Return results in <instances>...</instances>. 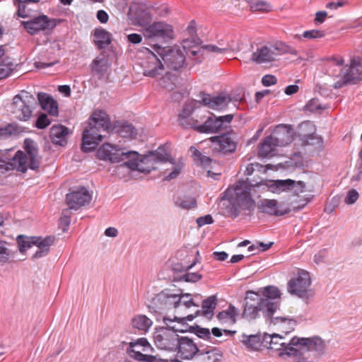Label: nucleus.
Masks as SVG:
<instances>
[{"mask_svg": "<svg viewBox=\"0 0 362 362\" xmlns=\"http://www.w3.org/2000/svg\"><path fill=\"white\" fill-rule=\"evenodd\" d=\"M281 293L274 286L261 288L257 293L247 291L245 298V308L243 317L248 320H255L262 314L267 322L276 325L288 324L290 331L294 329L296 321L283 317H273L274 313L279 309Z\"/></svg>", "mask_w": 362, "mask_h": 362, "instance_id": "nucleus-1", "label": "nucleus"}, {"mask_svg": "<svg viewBox=\"0 0 362 362\" xmlns=\"http://www.w3.org/2000/svg\"><path fill=\"white\" fill-rule=\"evenodd\" d=\"M265 186L267 189L274 194L293 190L298 194L303 192L305 184L302 181L296 182L291 179L276 180H261L252 182L248 178L245 181H239L235 187V203L240 210L250 211L255 208V201L251 197V187Z\"/></svg>", "mask_w": 362, "mask_h": 362, "instance_id": "nucleus-2", "label": "nucleus"}, {"mask_svg": "<svg viewBox=\"0 0 362 362\" xmlns=\"http://www.w3.org/2000/svg\"><path fill=\"white\" fill-rule=\"evenodd\" d=\"M110 127V117L105 111L96 110L93 112L83 132L81 150L88 152L95 149L105 136L103 133H107Z\"/></svg>", "mask_w": 362, "mask_h": 362, "instance_id": "nucleus-3", "label": "nucleus"}, {"mask_svg": "<svg viewBox=\"0 0 362 362\" xmlns=\"http://www.w3.org/2000/svg\"><path fill=\"white\" fill-rule=\"evenodd\" d=\"M325 349V343L319 337L305 338L293 337L288 341L284 352H279V356L300 358L308 352L321 354Z\"/></svg>", "mask_w": 362, "mask_h": 362, "instance_id": "nucleus-4", "label": "nucleus"}, {"mask_svg": "<svg viewBox=\"0 0 362 362\" xmlns=\"http://www.w3.org/2000/svg\"><path fill=\"white\" fill-rule=\"evenodd\" d=\"M142 33L146 43L156 52L163 50V45L173 38L172 26L162 21L150 24L143 29Z\"/></svg>", "mask_w": 362, "mask_h": 362, "instance_id": "nucleus-5", "label": "nucleus"}, {"mask_svg": "<svg viewBox=\"0 0 362 362\" xmlns=\"http://www.w3.org/2000/svg\"><path fill=\"white\" fill-rule=\"evenodd\" d=\"M36 104L35 98L30 93L23 90L13 98L10 111L15 118L27 121L32 116L33 109Z\"/></svg>", "mask_w": 362, "mask_h": 362, "instance_id": "nucleus-6", "label": "nucleus"}, {"mask_svg": "<svg viewBox=\"0 0 362 362\" xmlns=\"http://www.w3.org/2000/svg\"><path fill=\"white\" fill-rule=\"evenodd\" d=\"M225 133L210 138L214 153L228 155L235 151L238 145L237 134L230 128Z\"/></svg>", "mask_w": 362, "mask_h": 362, "instance_id": "nucleus-7", "label": "nucleus"}, {"mask_svg": "<svg viewBox=\"0 0 362 362\" xmlns=\"http://www.w3.org/2000/svg\"><path fill=\"white\" fill-rule=\"evenodd\" d=\"M169 161L172 164L171 172L165 175V180H171L180 173L182 165L176 164L175 159L172 158L169 152L164 147H159L156 151L151 152L149 155L142 159L143 163H148V165L155 166L158 162L165 163Z\"/></svg>", "mask_w": 362, "mask_h": 362, "instance_id": "nucleus-8", "label": "nucleus"}, {"mask_svg": "<svg viewBox=\"0 0 362 362\" xmlns=\"http://www.w3.org/2000/svg\"><path fill=\"white\" fill-rule=\"evenodd\" d=\"M233 114H228L224 116L216 117L214 114L206 117L204 120L201 118L202 122L200 126L197 127V132L214 134L222 131L227 130L230 128V124L233 119Z\"/></svg>", "mask_w": 362, "mask_h": 362, "instance_id": "nucleus-9", "label": "nucleus"}, {"mask_svg": "<svg viewBox=\"0 0 362 362\" xmlns=\"http://www.w3.org/2000/svg\"><path fill=\"white\" fill-rule=\"evenodd\" d=\"M362 81V59L353 58L350 64L344 66L342 70V77L333 85L334 88L338 89L347 84H356Z\"/></svg>", "mask_w": 362, "mask_h": 362, "instance_id": "nucleus-10", "label": "nucleus"}, {"mask_svg": "<svg viewBox=\"0 0 362 362\" xmlns=\"http://www.w3.org/2000/svg\"><path fill=\"white\" fill-rule=\"evenodd\" d=\"M286 52L288 47L282 43L262 45L252 53L251 60L257 64L271 62L274 61L278 55Z\"/></svg>", "mask_w": 362, "mask_h": 362, "instance_id": "nucleus-11", "label": "nucleus"}, {"mask_svg": "<svg viewBox=\"0 0 362 362\" xmlns=\"http://www.w3.org/2000/svg\"><path fill=\"white\" fill-rule=\"evenodd\" d=\"M310 284L311 279L309 273L301 271L296 276L289 280L287 285V290L290 294L307 300L310 296L309 287Z\"/></svg>", "mask_w": 362, "mask_h": 362, "instance_id": "nucleus-12", "label": "nucleus"}, {"mask_svg": "<svg viewBox=\"0 0 362 362\" xmlns=\"http://www.w3.org/2000/svg\"><path fill=\"white\" fill-rule=\"evenodd\" d=\"M136 156L134 151H126L124 148H119L109 143H105L98 148L96 152L97 158L100 160L110 161L111 163H119L122 156L129 155Z\"/></svg>", "mask_w": 362, "mask_h": 362, "instance_id": "nucleus-13", "label": "nucleus"}, {"mask_svg": "<svg viewBox=\"0 0 362 362\" xmlns=\"http://www.w3.org/2000/svg\"><path fill=\"white\" fill-rule=\"evenodd\" d=\"M180 337L175 329L166 327L160 328L153 336L156 346L168 351H175Z\"/></svg>", "mask_w": 362, "mask_h": 362, "instance_id": "nucleus-14", "label": "nucleus"}, {"mask_svg": "<svg viewBox=\"0 0 362 362\" xmlns=\"http://www.w3.org/2000/svg\"><path fill=\"white\" fill-rule=\"evenodd\" d=\"M21 24L31 35H36L41 31L52 30L57 25L56 20L50 18L46 15H40L29 21H21Z\"/></svg>", "mask_w": 362, "mask_h": 362, "instance_id": "nucleus-15", "label": "nucleus"}, {"mask_svg": "<svg viewBox=\"0 0 362 362\" xmlns=\"http://www.w3.org/2000/svg\"><path fill=\"white\" fill-rule=\"evenodd\" d=\"M162 59L165 66L173 70H178L182 68L185 63V56L184 51L178 47H171L156 52Z\"/></svg>", "mask_w": 362, "mask_h": 362, "instance_id": "nucleus-16", "label": "nucleus"}, {"mask_svg": "<svg viewBox=\"0 0 362 362\" xmlns=\"http://www.w3.org/2000/svg\"><path fill=\"white\" fill-rule=\"evenodd\" d=\"M92 199V194L84 187H79L66 195V203L69 209L78 210L88 204Z\"/></svg>", "mask_w": 362, "mask_h": 362, "instance_id": "nucleus-17", "label": "nucleus"}, {"mask_svg": "<svg viewBox=\"0 0 362 362\" xmlns=\"http://www.w3.org/2000/svg\"><path fill=\"white\" fill-rule=\"evenodd\" d=\"M148 55L142 64L144 75L152 78H156L164 72V65L158 55L146 48Z\"/></svg>", "mask_w": 362, "mask_h": 362, "instance_id": "nucleus-18", "label": "nucleus"}, {"mask_svg": "<svg viewBox=\"0 0 362 362\" xmlns=\"http://www.w3.org/2000/svg\"><path fill=\"white\" fill-rule=\"evenodd\" d=\"M175 351L177 356L183 360H191L197 354L203 355L204 354L194 340L188 337H180Z\"/></svg>", "mask_w": 362, "mask_h": 362, "instance_id": "nucleus-19", "label": "nucleus"}, {"mask_svg": "<svg viewBox=\"0 0 362 362\" xmlns=\"http://www.w3.org/2000/svg\"><path fill=\"white\" fill-rule=\"evenodd\" d=\"M153 300L154 304L159 310H168L172 308H179L182 297L180 294L173 293L169 290H164L159 293Z\"/></svg>", "mask_w": 362, "mask_h": 362, "instance_id": "nucleus-20", "label": "nucleus"}, {"mask_svg": "<svg viewBox=\"0 0 362 362\" xmlns=\"http://www.w3.org/2000/svg\"><path fill=\"white\" fill-rule=\"evenodd\" d=\"M199 97L203 105L215 110L226 109L231 101V98L228 95H218L217 96H211L204 92H200Z\"/></svg>", "mask_w": 362, "mask_h": 362, "instance_id": "nucleus-21", "label": "nucleus"}, {"mask_svg": "<svg viewBox=\"0 0 362 362\" xmlns=\"http://www.w3.org/2000/svg\"><path fill=\"white\" fill-rule=\"evenodd\" d=\"M218 304V299L215 295L210 296L202 303V309L197 310L195 315H188L185 317L189 321H192L197 316H202L210 320L214 315V310Z\"/></svg>", "mask_w": 362, "mask_h": 362, "instance_id": "nucleus-22", "label": "nucleus"}, {"mask_svg": "<svg viewBox=\"0 0 362 362\" xmlns=\"http://www.w3.org/2000/svg\"><path fill=\"white\" fill-rule=\"evenodd\" d=\"M278 146H285L293 141V130L290 125H278L270 135Z\"/></svg>", "mask_w": 362, "mask_h": 362, "instance_id": "nucleus-23", "label": "nucleus"}, {"mask_svg": "<svg viewBox=\"0 0 362 362\" xmlns=\"http://www.w3.org/2000/svg\"><path fill=\"white\" fill-rule=\"evenodd\" d=\"M257 209L261 213H264L270 216H282L286 211L280 209L279 202L276 199H264L257 204Z\"/></svg>", "mask_w": 362, "mask_h": 362, "instance_id": "nucleus-24", "label": "nucleus"}, {"mask_svg": "<svg viewBox=\"0 0 362 362\" xmlns=\"http://www.w3.org/2000/svg\"><path fill=\"white\" fill-rule=\"evenodd\" d=\"M136 156H133V154L129 155L127 157L122 156L123 158L122 160L129 159L128 161L124 163V165L127 166L132 170H136L139 172L148 173L151 170H155L156 168V166L148 165V163H143L142 160L140 162H138L139 153L136 151H134Z\"/></svg>", "mask_w": 362, "mask_h": 362, "instance_id": "nucleus-25", "label": "nucleus"}, {"mask_svg": "<svg viewBox=\"0 0 362 362\" xmlns=\"http://www.w3.org/2000/svg\"><path fill=\"white\" fill-rule=\"evenodd\" d=\"M24 148L28 157L31 160L30 169L37 170L40 165V157L37 144L31 139L27 138L24 140Z\"/></svg>", "mask_w": 362, "mask_h": 362, "instance_id": "nucleus-26", "label": "nucleus"}, {"mask_svg": "<svg viewBox=\"0 0 362 362\" xmlns=\"http://www.w3.org/2000/svg\"><path fill=\"white\" fill-rule=\"evenodd\" d=\"M37 99L42 110L47 111L52 116L58 115L59 111L57 103L49 94L39 93L37 95Z\"/></svg>", "mask_w": 362, "mask_h": 362, "instance_id": "nucleus-27", "label": "nucleus"}, {"mask_svg": "<svg viewBox=\"0 0 362 362\" xmlns=\"http://www.w3.org/2000/svg\"><path fill=\"white\" fill-rule=\"evenodd\" d=\"M69 134L67 127L63 125H54L51 127L49 137L52 143L64 146L66 144V136Z\"/></svg>", "mask_w": 362, "mask_h": 362, "instance_id": "nucleus-28", "label": "nucleus"}, {"mask_svg": "<svg viewBox=\"0 0 362 362\" xmlns=\"http://www.w3.org/2000/svg\"><path fill=\"white\" fill-rule=\"evenodd\" d=\"M8 164L17 171L25 173L28 168H30L31 160L25 153L18 151Z\"/></svg>", "mask_w": 362, "mask_h": 362, "instance_id": "nucleus-29", "label": "nucleus"}, {"mask_svg": "<svg viewBox=\"0 0 362 362\" xmlns=\"http://www.w3.org/2000/svg\"><path fill=\"white\" fill-rule=\"evenodd\" d=\"M277 147L279 146L274 141L273 137L267 136L259 145L258 156L262 158L274 156Z\"/></svg>", "mask_w": 362, "mask_h": 362, "instance_id": "nucleus-30", "label": "nucleus"}, {"mask_svg": "<svg viewBox=\"0 0 362 362\" xmlns=\"http://www.w3.org/2000/svg\"><path fill=\"white\" fill-rule=\"evenodd\" d=\"M238 314V309L235 306L230 305L227 310L219 312L216 315V318L221 325H231L236 322Z\"/></svg>", "mask_w": 362, "mask_h": 362, "instance_id": "nucleus-31", "label": "nucleus"}, {"mask_svg": "<svg viewBox=\"0 0 362 362\" xmlns=\"http://www.w3.org/2000/svg\"><path fill=\"white\" fill-rule=\"evenodd\" d=\"M110 67L109 60L107 56L101 54L95 57L90 64L92 71L100 76H102L107 72Z\"/></svg>", "mask_w": 362, "mask_h": 362, "instance_id": "nucleus-32", "label": "nucleus"}, {"mask_svg": "<svg viewBox=\"0 0 362 362\" xmlns=\"http://www.w3.org/2000/svg\"><path fill=\"white\" fill-rule=\"evenodd\" d=\"M93 41L98 49H104L111 42L110 33L105 29L96 28L93 33Z\"/></svg>", "mask_w": 362, "mask_h": 362, "instance_id": "nucleus-33", "label": "nucleus"}, {"mask_svg": "<svg viewBox=\"0 0 362 362\" xmlns=\"http://www.w3.org/2000/svg\"><path fill=\"white\" fill-rule=\"evenodd\" d=\"M152 324V320L144 315H137L131 320L132 328L144 333L148 331Z\"/></svg>", "mask_w": 362, "mask_h": 362, "instance_id": "nucleus-34", "label": "nucleus"}, {"mask_svg": "<svg viewBox=\"0 0 362 362\" xmlns=\"http://www.w3.org/2000/svg\"><path fill=\"white\" fill-rule=\"evenodd\" d=\"M178 83V77L176 74L167 72L158 80L159 86L169 91L173 90Z\"/></svg>", "mask_w": 362, "mask_h": 362, "instance_id": "nucleus-35", "label": "nucleus"}, {"mask_svg": "<svg viewBox=\"0 0 362 362\" xmlns=\"http://www.w3.org/2000/svg\"><path fill=\"white\" fill-rule=\"evenodd\" d=\"M269 349H274L276 351H279V352H284V349H286L288 341H285V339L281 337L280 334H274L269 337Z\"/></svg>", "mask_w": 362, "mask_h": 362, "instance_id": "nucleus-36", "label": "nucleus"}, {"mask_svg": "<svg viewBox=\"0 0 362 362\" xmlns=\"http://www.w3.org/2000/svg\"><path fill=\"white\" fill-rule=\"evenodd\" d=\"M201 103L202 102L200 99L199 100H190L186 102L184 104L182 110L179 114L178 117H180V119L182 121V122H185L186 117L192 116L194 110L198 107V105Z\"/></svg>", "mask_w": 362, "mask_h": 362, "instance_id": "nucleus-37", "label": "nucleus"}, {"mask_svg": "<svg viewBox=\"0 0 362 362\" xmlns=\"http://www.w3.org/2000/svg\"><path fill=\"white\" fill-rule=\"evenodd\" d=\"M9 244L0 240V264L4 265L10 262V259L13 257V252L8 247Z\"/></svg>", "mask_w": 362, "mask_h": 362, "instance_id": "nucleus-38", "label": "nucleus"}, {"mask_svg": "<svg viewBox=\"0 0 362 362\" xmlns=\"http://www.w3.org/2000/svg\"><path fill=\"white\" fill-rule=\"evenodd\" d=\"M54 236H47L45 238L34 236V245H36L40 250H46L47 253H49V247L54 243Z\"/></svg>", "mask_w": 362, "mask_h": 362, "instance_id": "nucleus-39", "label": "nucleus"}, {"mask_svg": "<svg viewBox=\"0 0 362 362\" xmlns=\"http://www.w3.org/2000/svg\"><path fill=\"white\" fill-rule=\"evenodd\" d=\"M250 7L252 11L269 12L272 10L270 4L262 0H251Z\"/></svg>", "mask_w": 362, "mask_h": 362, "instance_id": "nucleus-40", "label": "nucleus"}, {"mask_svg": "<svg viewBox=\"0 0 362 362\" xmlns=\"http://www.w3.org/2000/svg\"><path fill=\"white\" fill-rule=\"evenodd\" d=\"M118 132L121 136L126 138H134L138 134L137 129L129 123L122 124Z\"/></svg>", "mask_w": 362, "mask_h": 362, "instance_id": "nucleus-41", "label": "nucleus"}, {"mask_svg": "<svg viewBox=\"0 0 362 362\" xmlns=\"http://www.w3.org/2000/svg\"><path fill=\"white\" fill-rule=\"evenodd\" d=\"M17 243L21 252H23L27 249L34 245V236L27 237L20 235L17 237Z\"/></svg>", "mask_w": 362, "mask_h": 362, "instance_id": "nucleus-42", "label": "nucleus"}, {"mask_svg": "<svg viewBox=\"0 0 362 362\" xmlns=\"http://www.w3.org/2000/svg\"><path fill=\"white\" fill-rule=\"evenodd\" d=\"M191 151H192L195 162L200 164L203 167L209 166L213 161L211 158L205 155H203L199 151L194 148H191Z\"/></svg>", "mask_w": 362, "mask_h": 362, "instance_id": "nucleus-43", "label": "nucleus"}, {"mask_svg": "<svg viewBox=\"0 0 362 362\" xmlns=\"http://www.w3.org/2000/svg\"><path fill=\"white\" fill-rule=\"evenodd\" d=\"M178 122L179 124L184 128H191L194 129L197 132V127L200 126V123L202 122L201 120H198L197 119H194L192 116H189V117H186L185 119V122H182V121L180 119V117H178Z\"/></svg>", "mask_w": 362, "mask_h": 362, "instance_id": "nucleus-44", "label": "nucleus"}, {"mask_svg": "<svg viewBox=\"0 0 362 362\" xmlns=\"http://www.w3.org/2000/svg\"><path fill=\"white\" fill-rule=\"evenodd\" d=\"M204 48L208 50L209 52H215L217 54H228L235 50V48L229 45H226L224 47H218L214 45H205Z\"/></svg>", "mask_w": 362, "mask_h": 362, "instance_id": "nucleus-45", "label": "nucleus"}, {"mask_svg": "<svg viewBox=\"0 0 362 362\" xmlns=\"http://www.w3.org/2000/svg\"><path fill=\"white\" fill-rule=\"evenodd\" d=\"M19 132V128L17 124H8L5 127L0 129V139L3 137H7L12 134H16Z\"/></svg>", "mask_w": 362, "mask_h": 362, "instance_id": "nucleus-46", "label": "nucleus"}, {"mask_svg": "<svg viewBox=\"0 0 362 362\" xmlns=\"http://www.w3.org/2000/svg\"><path fill=\"white\" fill-rule=\"evenodd\" d=\"M176 204L181 209H190L196 206V200L192 197L178 199L176 201Z\"/></svg>", "mask_w": 362, "mask_h": 362, "instance_id": "nucleus-47", "label": "nucleus"}, {"mask_svg": "<svg viewBox=\"0 0 362 362\" xmlns=\"http://www.w3.org/2000/svg\"><path fill=\"white\" fill-rule=\"evenodd\" d=\"M242 338V342L251 349H256L257 346L259 343V337L254 334H251L250 336L243 334Z\"/></svg>", "mask_w": 362, "mask_h": 362, "instance_id": "nucleus-48", "label": "nucleus"}, {"mask_svg": "<svg viewBox=\"0 0 362 362\" xmlns=\"http://www.w3.org/2000/svg\"><path fill=\"white\" fill-rule=\"evenodd\" d=\"M193 332L199 337L204 340H210L211 338L209 329L201 327L198 325L192 327Z\"/></svg>", "mask_w": 362, "mask_h": 362, "instance_id": "nucleus-49", "label": "nucleus"}, {"mask_svg": "<svg viewBox=\"0 0 362 362\" xmlns=\"http://www.w3.org/2000/svg\"><path fill=\"white\" fill-rule=\"evenodd\" d=\"M71 216V212L70 211L69 208L63 210L62 216L59 218V224L64 227V228L63 229L64 230H66L70 225Z\"/></svg>", "mask_w": 362, "mask_h": 362, "instance_id": "nucleus-50", "label": "nucleus"}, {"mask_svg": "<svg viewBox=\"0 0 362 362\" xmlns=\"http://www.w3.org/2000/svg\"><path fill=\"white\" fill-rule=\"evenodd\" d=\"M51 122L49 119L47 115L45 113L40 114L35 122V127L37 129H42L46 128L50 124Z\"/></svg>", "mask_w": 362, "mask_h": 362, "instance_id": "nucleus-51", "label": "nucleus"}, {"mask_svg": "<svg viewBox=\"0 0 362 362\" xmlns=\"http://www.w3.org/2000/svg\"><path fill=\"white\" fill-rule=\"evenodd\" d=\"M325 35V32L320 30H306L303 33V37L308 39H319L323 37Z\"/></svg>", "mask_w": 362, "mask_h": 362, "instance_id": "nucleus-52", "label": "nucleus"}, {"mask_svg": "<svg viewBox=\"0 0 362 362\" xmlns=\"http://www.w3.org/2000/svg\"><path fill=\"white\" fill-rule=\"evenodd\" d=\"M182 297V301L180 302V306L183 305L185 308H189L192 306L198 307L193 300L190 298L191 294L189 293H180Z\"/></svg>", "mask_w": 362, "mask_h": 362, "instance_id": "nucleus-53", "label": "nucleus"}, {"mask_svg": "<svg viewBox=\"0 0 362 362\" xmlns=\"http://www.w3.org/2000/svg\"><path fill=\"white\" fill-rule=\"evenodd\" d=\"M23 0H13L14 5L18 6L17 15L21 18L28 17V13L25 10V6Z\"/></svg>", "mask_w": 362, "mask_h": 362, "instance_id": "nucleus-54", "label": "nucleus"}, {"mask_svg": "<svg viewBox=\"0 0 362 362\" xmlns=\"http://www.w3.org/2000/svg\"><path fill=\"white\" fill-rule=\"evenodd\" d=\"M202 278V275L197 272H188L182 276V279H183L185 281L192 283H195L199 281Z\"/></svg>", "mask_w": 362, "mask_h": 362, "instance_id": "nucleus-55", "label": "nucleus"}, {"mask_svg": "<svg viewBox=\"0 0 362 362\" xmlns=\"http://www.w3.org/2000/svg\"><path fill=\"white\" fill-rule=\"evenodd\" d=\"M359 194L356 189L349 191L346 198L345 203L347 204H354L358 199Z\"/></svg>", "mask_w": 362, "mask_h": 362, "instance_id": "nucleus-56", "label": "nucleus"}, {"mask_svg": "<svg viewBox=\"0 0 362 362\" xmlns=\"http://www.w3.org/2000/svg\"><path fill=\"white\" fill-rule=\"evenodd\" d=\"M198 227H202L206 224H211L214 222V219L210 214H207L204 216L199 217L196 221Z\"/></svg>", "mask_w": 362, "mask_h": 362, "instance_id": "nucleus-57", "label": "nucleus"}, {"mask_svg": "<svg viewBox=\"0 0 362 362\" xmlns=\"http://www.w3.org/2000/svg\"><path fill=\"white\" fill-rule=\"evenodd\" d=\"M356 173L352 176L351 181H359L362 175V159L358 158L356 165Z\"/></svg>", "mask_w": 362, "mask_h": 362, "instance_id": "nucleus-58", "label": "nucleus"}, {"mask_svg": "<svg viewBox=\"0 0 362 362\" xmlns=\"http://www.w3.org/2000/svg\"><path fill=\"white\" fill-rule=\"evenodd\" d=\"M277 82L276 78L273 75H265L262 78V83L264 86H269L276 84Z\"/></svg>", "mask_w": 362, "mask_h": 362, "instance_id": "nucleus-59", "label": "nucleus"}, {"mask_svg": "<svg viewBox=\"0 0 362 362\" xmlns=\"http://www.w3.org/2000/svg\"><path fill=\"white\" fill-rule=\"evenodd\" d=\"M305 108L307 110L311 112L322 109V107L318 104V100L317 99L310 100L305 105Z\"/></svg>", "mask_w": 362, "mask_h": 362, "instance_id": "nucleus-60", "label": "nucleus"}, {"mask_svg": "<svg viewBox=\"0 0 362 362\" xmlns=\"http://www.w3.org/2000/svg\"><path fill=\"white\" fill-rule=\"evenodd\" d=\"M135 345H139L142 347H144V351H147V349L151 347L150 344L148 343V340L146 338H140L138 339L134 343H131L130 346L133 347Z\"/></svg>", "mask_w": 362, "mask_h": 362, "instance_id": "nucleus-61", "label": "nucleus"}, {"mask_svg": "<svg viewBox=\"0 0 362 362\" xmlns=\"http://www.w3.org/2000/svg\"><path fill=\"white\" fill-rule=\"evenodd\" d=\"M327 16V13L325 11L317 12L314 20L315 24L318 25L322 23L325 21Z\"/></svg>", "mask_w": 362, "mask_h": 362, "instance_id": "nucleus-62", "label": "nucleus"}, {"mask_svg": "<svg viewBox=\"0 0 362 362\" xmlns=\"http://www.w3.org/2000/svg\"><path fill=\"white\" fill-rule=\"evenodd\" d=\"M7 225V216L3 213H0V235L4 234Z\"/></svg>", "mask_w": 362, "mask_h": 362, "instance_id": "nucleus-63", "label": "nucleus"}, {"mask_svg": "<svg viewBox=\"0 0 362 362\" xmlns=\"http://www.w3.org/2000/svg\"><path fill=\"white\" fill-rule=\"evenodd\" d=\"M127 39L132 44H138L142 41V36L137 33H132L127 35Z\"/></svg>", "mask_w": 362, "mask_h": 362, "instance_id": "nucleus-64", "label": "nucleus"}]
</instances>
